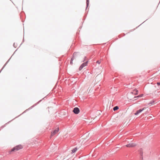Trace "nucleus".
Here are the masks:
<instances>
[{
	"label": "nucleus",
	"mask_w": 160,
	"mask_h": 160,
	"mask_svg": "<svg viewBox=\"0 0 160 160\" xmlns=\"http://www.w3.org/2000/svg\"><path fill=\"white\" fill-rule=\"evenodd\" d=\"M157 84L158 86L160 85V82H157Z\"/></svg>",
	"instance_id": "nucleus-17"
},
{
	"label": "nucleus",
	"mask_w": 160,
	"mask_h": 160,
	"mask_svg": "<svg viewBox=\"0 0 160 160\" xmlns=\"http://www.w3.org/2000/svg\"><path fill=\"white\" fill-rule=\"evenodd\" d=\"M143 94H141L135 97L134 98H137L142 97L143 96Z\"/></svg>",
	"instance_id": "nucleus-11"
},
{
	"label": "nucleus",
	"mask_w": 160,
	"mask_h": 160,
	"mask_svg": "<svg viewBox=\"0 0 160 160\" xmlns=\"http://www.w3.org/2000/svg\"><path fill=\"white\" fill-rule=\"evenodd\" d=\"M74 59L73 58H71V60H70V64H72V63H73V62H72V61Z\"/></svg>",
	"instance_id": "nucleus-13"
},
{
	"label": "nucleus",
	"mask_w": 160,
	"mask_h": 160,
	"mask_svg": "<svg viewBox=\"0 0 160 160\" xmlns=\"http://www.w3.org/2000/svg\"><path fill=\"white\" fill-rule=\"evenodd\" d=\"M77 149H77V148H74L73 149H72V152H71V153L72 154L73 153H74L77 151Z\"/></svg>",
	"instance_id": "nucleus-9"
},
{
	"label": "nucleus",
	"mask_w": 160,
	"mask_h": 160,
	"mask_svg": "<svg viewBox=\"0 0 160 160\" xmlns=\"http://www.w3.org/2000/svg\"><path fill=\"white\" fill-rule=\"evenodd\" d=\"M154 102H155V101H154V100L151 101L150 102H149V103H148V104L149 105L153 104L154 103Z\"/></svg>",
	"instance_id": "nucleus-12"
},
{
	"label": "nucleus",
	"mask_w": 160,
	"mask_h": 160,
	"mask_svg": "<svg viewBox=\"0 0 160 160\" xmlns=\"http://www.w3.org/2000/svg\"><path fill=\"white\" fill-rule=\"evenodd\" d=\"M88 62V61H87L86 62L82 63L79 67V71L81 70L84 67L86 66L87 65Z\"/></svg>",
	"instance_id": "nucleus-2"
},
{
	"label": "nucleus",
	"mask_w": 160,
	"mask_h": 160,
	"mask_svg": "<svg viewBox=\"0 0 160 160\" xmlns=\"http://www.w3.org/2000/svg\"><path fill=\"white\" fill-rule=\"evenodd\" d=\"M22 146L20 145L16 146L11 149L10 151V153L12 152H16L22 149Z\"/></svg>",
	"instance_id": "nucleus-1"
},
{
	"label": "nucleus",
	"mask_w": 160,
	"mask_h": 160,
	"mask_svg": "<svg viewBox=\"0 0 160 160\" xmlns=\"http://www.w3.org/2000/svg\"><path fill=\"white\" fill-rule=\"evenodd\" d=\"M146 109V108L144 107V108H143L142 109H140L138 110H137L136 112L135 113V115H138V114L139 113L141 112L142 111H143L144 110Z\"/></svg>",
	"instance_id": "nucleus-6"
},
{
	"label": "nucleus",
	"mask_w": 160,
	"mask_h": 160,
	"mask_svg": "<svg viewBox=\"0 0 160 160\" xmlns=\"http://www.w3.org/2000/svg\"><path fill=\"white\" fill-rule=\"evenodd\" d=\"M134 91H136V92L134 94L135 95H137L138 94V91L136 89H135L134 90Z\"/></svg>",
	"instance_id": "nucleus-15"
},
{
	"label": "nucleus",
	"mask_w": 160,
	"mask_h": 160,
	"mask_svg": "<svg viewBox=\"0 0 160 160\" xmlns=\"http://www.w3.org/2000/svg\"><path fill=\"white\" fill-rule=\"evenodd\" d=\"M86 4L87 7H88L89 4V0H86Z\"/></svg>",
	"instance_id": "nucleus-14"
},
{
	"label": "nucleus",
	"mask_w": 160,
	"mask_h": 160,
	"mask_svg": "<svg viewBox=\"0 0 160 160\" xmlns=\"http://www.w3.org/2000/svg\"><path fill=\"white\" fill-rule=\"evenodd\" d=\"M59 131L58 128H57L55 130L52 131L51 132V137L53 136L54 135L57 133Z\"/></svg>",
	"instance_id": "nucleus-4"
},
{
	"label": "nucleus",
	"mask_w": 160,
	"mask_h": 160,
	"mask_svg": "<svg viewBox=\"0 0 160 160\" xmlns=\"http://www.w3.org/2000/svg\"><path fill=\"white\" fill-rule=\"evenodd\" d=\"M101 61L100 60H98L97 61V62H96V63H98L99 64L100 63H101Z\"/></svg>",
	"instance_id": "nucleus-16"
},
{
	"label": "nucleus",
	"mask_w": 160,
	"mask_h": 160,
	"mask_svg": "<svg viewBox=\"0 0 160 160\" xmlns=\"http://www.w3.org/2000/svg\"><path fill=\"white\" fill-rule=\"evenodd\" d=\"M73 112L75 114H78L80 112V110L78 108L75 107L74 108Z\"/></svg>",
	"instance_id": "nucleus-3"
},
{
	"label": "nucleus",
	"mask_w": 160,
	"mask_h": 160,
	"mask_svg": "<svg viewBox=\"0 0 160 160\" xmlns=\"http://www.w3.org/2000/svg\"><path fill=\"white\" fill-rule=\"evenodd\" d=\"M139 152L141 156V158H142V154H143V152H142V148H140L139 150Z\"/></svg>",
	"instance_id": "nucleus-8"
},
{
	"label": "nucleus",
	"mask_w": 160,
	"mask_h": 160,
	"mask_svg": "<svg viewBox=\"0 0 160 160\" xmlns=\"http://www.w3.org/2000/svg\"><path fill=\"white\" fill-rule=\"evenodd\" d=\"M119 109V108L118 106L114 107L113 108V110L114 111H116Z\"/></svg>",
	"instance_id": "nucleus-10"
},
{
	"label": "nucleus",
	"mask_w": 160,
	"mask_h": 160,
	"mask_svg": "<svg viewBox=\"0 0 160 160\" xmlns=\"http://www.w3.org/2000/svg\"><path fill=\"white\" fill-rule=\"evenodd\" d=\"M78 55V52H74L73 54L72 58H73L74 59H75Z\"/></svg>",
	"instance_id": "nucleus-7"
},
{
	"label": "nucleus",
	"mask_w": 160,
	"mask_h": 160,
	"mask_svg": "<svg viewBox=\"0 0 160 160\" xmlns=\"http://www.w3.org/2000/svg\"><path fill=\"white\" fill-rule=\"evenodd\" d=\"M86 57H84V60L83 61V62H84L85 60V59H86Z\"/></svg>",
	"instance_id": "nucleus-19"
},
{
	"label": "nucleus",
	"mask_w": 160,
	"mask_h": 160,
	"mask_svg": "<svg viewBox=\"0 0 160 160\" xmlns=\"http://www.w3.org/2000/svg\"><path fill=\"white\" fill-rule=\"evenodd\" d=\"M136 146V144L135 143L132 142L126 145V146L127 147L129 148L133 147L135 146Z\"/></svg>",
	"instance_id": "nucleus-5"
},
{
	"label": "nucleus",
	"mask_w": 160,
	"mask_h": 160,
	"mask_svg": "<svg viewBox=\"0 0 160 160\" xmlns=\"http://www.w3.org/2000/svg\"><path fill=\"white\" fill-rule=\"evenodd\" d=\"M13 46L15 47V48H16V46L15 44V43H14L13 44Z\"/></svg>",
	"instance_id": "nucleus-18"
}]
</instances>
